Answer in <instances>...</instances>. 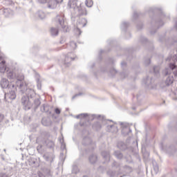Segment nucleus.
<instances>
[{
	"label": "nucleus",
	"mask_w": 177,
	"mask_h": 177,
	"mask_svg": "<svg viewBox=\"0 0 177 177\" xmlns=\"http://www.w3.org/2000/svg\"><path fill=\"white\" fill-rule=\"evenodd\" d=\"M28 161L30 167H33L35 168L39 167V161H38V160L35 158H30Z\"/></svg>",
	"instance_id": "obj_20"
},
{
	"label": "nucleus",
	"mask_w": 177,
	"mask_h": 177,
	"mask_svg": "<svg viewBox=\"0 0 177 177\" xmlns=\"http://www.w3.org/2000/svg\"><path fill=\"white\" fill-rule=\"evenodd\" d=\"M17 86H15V87L11 88V89H9V91L8 93L3 92V95H0V99L3 98L6 102H8V103L11 100H15L16 99L17 95L16 94V88Z\"/></svg>",
	"instance_id": "obj_4"
},
{
	"label": "nucleus",
	"mask_w": 177,
	"mask_h": 177,
	"mask_svg": "<svg viewBox=\"0 0 177 177\" xmlns=\"http://www.w3.org/2000/svg\"><path fill=\"white\" fill-rule=\"evenodd\" d=\"M6 73L8 80H13L15 81V86H17V88H22L23 87L26 86V82H24V75L18 73L17 72H15L9 69Z\"/></svg>",
	"instance_id": "obj_2"
},
{
	"label": "nucleus",
	"mask_w": 177,
	"mask_h": 177,
	"mask_svg": "<svg viewBox=\"0 0 177 177\" xmlns=\"http://www.w3.org/2000/svg\"><path fill=\"white\" fill-rule=\"evenodd\" d=\"M3 15L5 17H11V16H13L14 12L10 8H5L3 10Z\"/></svg>",
	"instance_id": "obj_26"
},
{
	"label": "nucleus",
	"mask_w": 177,
	"mask_h": 177,
	"mask_svg": "<svg viewBox=\"0 0 177 177\" xmlns=\"http://www.w3.org/2000/svg\"><path fill=\"white\" fill-rule=\"evenodd\" d=\"M36 17H39L41 20H44L46 17V14L42 10H39L36 12Z\"/></svg>",
	"instance_id": "obj_31"
},
{
	"label": "nucleus",
	"mask_w": 177,
	"mask_h": 177,
	"mask_svg": "<svg viewBox=\"0 0 177 177\" xmlns=\"http://www.w3.org/2000/svg\"><path fill=\"white\" fill-rule=\"evenodd\" d=\"M151 63V57L150 56L144 58V64L146 67Z\"/></svg>",
	"instance_id": "obj_39"
},
{
	"label": "nucleus",
	"mask_w": 177,
	"mask_h": 177,
	"mask_svg": "<svg viewBox=\"0 0 177 177\" xmlns=\"http://www.w3.org/2000/svg\"><path fill=\"white\" fill-rule=\"evenodd\" d=\"M0 86L2 89H15L16 85L9 82V80L6 78H2L0 82Z\"/></svg>",
	"instance_id": "obj_8"
},
{
	"label": "nucleus",
	"mask_w": 177,
	"mask_h": 177,
	"mask_svg": "<svg viewBox=\"0 0 177 177\" xmlns=\"http://www.w3.org/2000/svg\"><path fill=\"white\" fill-rule=\"evenodd\" d=\"M80 120H83V118H86L88 117V113H80Z\"/></svg>",
	"instance_id": "obj_56"
},
{
	"label": "nucleus",
	"mask_w": 177,
	"mask_h": 177,
	"mask_svg": "<svg viewBox=\"0 0 177 177\" xmlns=\"http://www.w3.org/2000/svg\"><path fill=\"white\" fill-rule=\"evenodd\" d=\"M0 177H8V175L5 173H1L0 174Z\"/></svg>",
	"instance_id": "obj_62"
},
{
	"label": "nucleus",
	"mask_w": 177,
	"mask_h": 177,
	"mask_svg": "<svg viewBox=\"0 0 177 177\" xmlns=\"http://www.w3.org/2000/svg\"><path fill=\"white\" fill-rule=\"evenodd\" d=\"M82 145L85 147L89 146L91 150H95V147H96V144L92 141L91 138L88 136H86L83 138Z\"/></svg>",
	"instance_id": "obj_10"
},
{
	"label": "nucleus",
	"mask_w": 177,
	"mask_h": 177,
	"mask_svg": "<svg viewBox=\"0 0 177 177\" xmlns=\"http://www.w3.org/2000/svg\"><path fill=\"white\" fill-rule=\"evenodd\" d=\"M115 60L113 58H108L106 60V64H107V66H114V63H115Z\"/></svg>",
	"instance_id": "obj_41"
},
{
	"label": "nucleus",
	"mask_w": 177,
	"mask_h": 177,
	"mask_svg": "<svg viewBox=\"0 0 177 177\" xmlns=\"http://www.w3.org/2000/svg\"><path fill=\"white\" fill-rule=\"evenodd\" d=\"M81 95H82V93H77V94H75V95L72 97V99H75L77 97L81 96Z\"/></svg>",
	"instance_id": "obj_61"
},
{
	"label": "nucleus",
	"mask_w": 177,
	"mask_h": 177,
	"mask_svg": "<svg viewBox=\"0 0 177 177\" xmlns=\"http://www.w3.org/2000/svg\"><path fill=\"white\" fill-rule=\"evenodd\" d=\"M104 52H106V50H100V51L99 53V56H98L99 60H102V53H104Z\"/></svg>",
	"instance_id": "obj_55"
},
{
	"label": "nucleus",
	"mask_w": 177,
	"mask_h": 177,
	"mask_svg": "<svg viewBox=\"0 0 177 177\" xmlns=\"http://www.w3.org/2000/svg\"><path fill=\"white\" fill-rule=\"evenodd\" d=\"M161 148L169 156H172V154L176 152V148L174 145H167L165 148L161 145Z\"/></svg>",
	"instance_id": "obj_14"
},
{
	"label": "nucleus",
	"mask_w": 177,
	"mask_h": 177,
	"mask_svg": "<svg viewBox=\"0 0 177 177\" xmlns=\"http://www.w3.org/2000/svg\"><path fill=\"white\" fill-rule=\"evenodd\" d=\"M113 156H115L118 160H122L124 158V155L121 151H115Z\"/></svg>",
	"instance_id": "obj_32"
},
{
	"label": "nucleus",
	"mask_w": 177,
	"mask_h": 177,
	"mask_svg": "<svg viewBox=\"0 0 177 177\" xmlns=\"http://www.w3.org/2000/svg\"><path fill=\"white\" fill-rule=\"evenodd\" d=\"M2 161H5V156L3 154L0 155V162H2Z\"/></svg>",
	"instance_id": "obj_60"
},
{
	"label": "nucleus",
	"mask_w": 177,
	"mask_h": 177,
	"mask_svg": "<svg viewBox=\"0 0 177 177\" xmlns=\"http://www.w3.org/2000/svg\"><path fill=\"white\" fill-rule=\"evenodd\" d=\"M54 21L55 24H57L61 27L64 31V32H67V25H66V23H64V15H57L56 17L54 19Z\"/></svg>",
	"instance_id": "obj_7"
},
{
	"label": "nucleus",
	"mask_w": 177,
	"mask_h": 177,
	"mask_svg": "<svg viewBox=\"0 0 177 177\" xmlns=\"http://www.w3.org/2000/svg\"><path fill=\"white\" fill-rule=\"evenodd\" d=\"M118 73V71H116L115 68H111L109 70L110 75H111L112 77H114V75H115V74H117Z\"/></svg>",
	"instance_id": "obj_46"
},
{
	"label": "nucleus",
	"mask_w": 177,
	"mask_h": 177,
	"mask_svg": "<svg viewBox=\"0 0 177 177\" xmlns=\"http://www.w3.org/2000/svg\"><path fill=\"white\" fill-rule=\"evenodd\" d=\"M124 169H129V172H131L132 171V168L128 165H125L124 167Z\"/></svg>",
	"instance_id": "obj_59"
},
{
	"label": "nucleus",
	"mask_w": 177,
	"mask_h": 177,
	"mask_svg": "<svg viewBox=\"0 0 177 177\" xmlns=\"http://www.w3.org/2000/svg\"><path fill=\"white\" fill-rule=\"evenodd\" d=\"M153 74H155L156 77H160V66H153Z\"/></svg>",
	"instance_id": "obj_38"
},
{
	"label": "nucleus",
	"mask_w": 177,
	"mask_h": 177,
	"mask_svg": "<svg viewBox=\"0 0 177 177\" xmlns=\"http://www.w3.org/2000/svg\"><path fill=\"white\" fill-rule=\"evenodd\" d=\"M106 175H108L109 177H114L115 176V171L109 169L106 171Z\"/></svg>",
	"instance_id": "obj_43"
},
{
	"label": "nucleus",
	"mask_w": 177,
	"mask_h": 177,
	"mask_svg": "<svg viewBox=\"0 0 177 177\" xmlns=\"http://www.w3.org/2000/svg\"><path fill=\"white\" fill-rule=\"evenodd\" d=\"M50 34L52 37H57L59 35V28H50Z\"/></svg>",
	"instance_id": "obj_34"
},
{
	"label": "nucleus",
	"mask_w": 177,
	"mask_h": 177,
	"mask_svg": "<svg viewBox=\"0 0 177 177\" xmlns=\"http://www.w3.org/2000/svg\"><path fill=\"white\" fill-rule=\"evenodd\" d=\"M41 135H42V136H44L45 138H48V136H49V132H48L46 131H43L41 132Z\"/></svg>",
	"instance_id": "obj_54"
},
{
	"label": "nucleus",
	"mask_w": 177,
	"mask_h": 177,
	"mask_svg": "<svg viewBox=\"0 0 177 177\" xmlns=\"http://www.w3.org/2000/svg\"><path fill=\"white\" fill-rule=\"evenodd\" d=\"M70 46L73 50L77 49V43H75V41H71Z\"/></svg>",
	"instance_id": "obj_51"
},
{
	"label": "nucleus",
	"mask_w": 177,
	"mask_h": 177,
	"mask_svg": "<svg viewBox=\"0 0 177 177\" xmlns=\"http://www.w3.org/2000/svg\"><path fill=\"white\" fill-rule=\"evenodd\" d=\"M86 24H88V20H86V19L85 18H80L77 21V26L84 28V27H85Z\"/></svg>",
	"instance_id": "obj_23"
},
{
	"label": "nucleus",
	"mask_w": 177,
	"mask_h": 177,
	"mask_svg": "<svg viewBox=\"0 0 177 177\" xmlns=\"http://www.w3.org/2000/svg\"><path fill=\"white\" fill-rule=\"evenodd\" d=\"M93 129H95V131H100L102 129V124H100V122H96L93 124Z\"/></svg>",
	"instance_id": "obj_36"
},
{
	"label": "nucleus",
	"mask_w": 177,
	"mask_h": 177,
	"mask_svg": "<svg viewBox=\"0 0 177 177\" xmlns=\"http://www.w3.org/2000/svg\"><path fill=\"white\" fill-rule=\"evenodd\" d=\"M153 168L155 174H158V165H157V162H156V161H153Z\"/></svg>",
	"instance_id": "obj_42"
},
{
	"label": "nucleus",
	"mask_w": 177,
	"mask_h": 177,
	"mask_svg": "<svg viewBox=\"0 0 177 177\" xmlns=\"http://www.w3.org/2000/svg\"><path fill=\"white\" fill-rule=\"evenodd\" d=\"M5 4L8 6H13V5H15V3L12 0H5Z\"/></svg>",
	"instance_id": "obj_49"
},
{
	"label": "nucleus",
	"mask_w": 177,
	"mask_h": 177,
	"mask_svg": "<svg viewBox=\"0 0 177 177\" xmlns=\"http://www.w3.org/2000/svg\"><path fill=\"white\" fill-rule=\"evenodd\" d=\"M127 52L128 53L127 60L131 61L132 59V57H133V55H132V52H133V48L127 49Z\"/></svg>",
	"instance_id": "obj_37"
},
{
	"label": "nucleus",
	"mask_w": 177,
	"mask_h": 177,
	"mask_svg": "<svg viewBox=\"0 0 177 177\" xmlns=\"http://www.w3.org/2000/svg\"><path fill=\"white\" fill-rule=\"evenodd\" d=\"M74 32H75V34H76V35H81V34H82V31L81 30V29H80V27L78 26L75 28Z\"/></svg>",
	"instance_id": "obj_47"
},
{
	"label": "nucleus",
	"mask_w": 177,
	"mask_h": 177,
	"mask_svg": "<svg viewBox=\"0 0 177 177\" xmlns=\"http://www.w3.org/2000/svg\"><path fill=\"white\" fill-rule=\"evenodd\" d=\"M117 147H118V149H120V150H122V151L127 150L128 147L127 146V144L122 141L118 142Z\"/></svg>",
	"instance_id": "obj_30"
},
{
	"label": "nucleus",
	"mask_w": 177,
	"mask_h": 177,
	"mask_svg": "<svg viewBox=\"0 0 177 177\" xmlns=\"http://www.w3.org/2000/svg\"><path fill=\"white\" fill-rule=\"evenodd\" d=\"M55 114H60L62 113V110H60V109H59V108H56L55 109Z\"/></svg>",
	"instance_id": "obj_58"
},
{
	"label": "nucleus",
	"mask_w": 177,
	"mask_h": 177,
	"mask_svg": "<svg viewBox=\"0 0 177 177\" xmlns=\"http://www.w3.org/2000/svg\"><path fill=\"white\" fill-rule=\"evenodd\" d=\"M38 3H47V8L48 9H56L57 5L61 2H63V0H36Z\"/></svg>",
	"instance_id": "obj_6"
},
{
	"label": "nucleus",
	"mask_w": 177,
	"mask_h": 177,
	"mask_svg": "<svg viewBox=\"0 0 177 177\" xmlns=\"http://www.w3.org/2000/svg\"><path fill=\"white\" fill-rule=\"evenodd\" d=\"M102 158L104 160L103 164H106L110 162V151H103L102 152Z\"/></svg>",
	"instance_id": "obj_21"
},
{
	"label": "nucleus",
	"mask_w": 177,
	"mask_h": 177,
	"mask_svg": "<svg viewBox=\"0 0 177 177\" xmlns=\"http://www.w3.org/2000/svg\"><path fill=\"white\" fill-rule=\"evenodd\" d=\"M143 82L147 85V86H149L151 85V82H153V77L147 76L146 79H144Z\"/></svg>",
	"instance_id": "obj_35"
},
{
	"label": "nucleus",
	"mask_w": 177,
	"mask_h": 177,
	"mask_svg": "<svg viewBox=\"0 0 177 177\" xmlns=\"http://www.w3.org/2000/svg\"><path fill=\"white\" fill-rule=\"evenodd\" d=\"M139 16H140V14H138L136 12H134L133 15V20H137Z\"/></svg>",
	"instance_id": "obj_53"
},
{
	"label": "nucleus",
	"mask_w": 177,
	"mask_h": 177,
	"mask_svg": "<svg viewBox=\"0 0 177 177\" xmlns=\"http://www.w3.org/2000/svg\"><path fill=\"white\" fill-rule=\"evenodd\" d=\"M174 84V76H169L164 83L160 84V88L164 89L167 88V86H171Z\"/></svg>",
	"instance_id": "obj_13"
},
{
	"label": "nucleus",
	"mask_w": 177,
	"mask_h": 177,
	"mask_svg": "<svg viewBox=\"0 0 177 177\" xmlns=\"http://www.w3.org/2000/svg\"><path fill=\"white\" fill-rule=\"evenodd\" d=\"M129 27V22H127V21L122 22L120 26V28L122 31H124V32H127V30Z\"/></svg>",
	"instance_id": "obj_33"
},
{
	"label": "nucleus",
	"mask_w": 177,
	"mask_h": 177,
	"mask_svg": "<svg viewBox=\"0 0 177 177\" xmlns=\"http://www.w3.org/2000/svg\"><path fill=\"white\" fill-rule=\"evenodd\" d=\"M46 146L48 149H55V142L52 140H48L46 142Z\"/></svg>",
	"instance_id": "obj_40"
},
{
	"label": "nucleus",
	"mask_w": 177,
	"mask_h": 177,
	"mask_svg": "<svg viewBox=\"0 0 177 177\" xmlns=\"http://www.w3.org/2000/svg\"><path fill=\"white\" fill-rule=\"evenodd\" d=\"M108 44H109V45H113V44H114L113 40H108Z\"/></svg>",
	"instance_id": "obj_63"
},
{
	"label": "nucleus",
	"mask_w": 177,
	"mask_h": 177,
	"mask_svg": "<svg viewBox=\"0 0 177 177\" xmlns=\"http://www.w3.org/2000/svg\"><path fill=\"white\" fill-rule=\"evenodd\" d=\"M21 104L24 110L26 111L30 110L31 107H32V104L30 102V98L26 95H23L21 97Z\"/></svg>",
	"instance_id": "obj_11"
},
{
	"label": "nucleus",
	"mask_w": 177,
	"mask_h": 177,
	"mask_svg": "<svg viewBox=\"0 0 177 177\" xmlns=\"http://www.w3.org/2000/svg\"><path fill=\"white\" fill-rule=\"evenodd\" d=\"M77 57L75 56V54L74 53H68L66 56H65V60L64 62V66L65 67H69V66L71 65V62L73 60H75V58Z\"/></svg>",
	"instance_id": "obj_12"
},
{
	"label": "nucleus",
	"mask_w": 177,
	"mask_h": 177,
	"mask_svg": "<svg viewBox=\"0 0 177 177\" xmlns=\"http://www.w3.org/2000/svg\"><path fill=\"white\" fill-rule=\"evenodd\" d=\"M9 68L6 67V62L3 58L0 57V73H6Z\"/></svg>",
	"instance_id": "obj_16"
},
{
	"label": "nucleus",
	"mask_w": 177,
	"mask_h": 177,
	"mask_svg": "<svg viewBox=\"0 0 177 177\" xmlns=\"http://www.w3.org/2000/svg\"><path fill=\"white\" fill-rule=\"evenodd\" d=\"M85 5L87 8H92L93 6V1L92 0H86Z\"/></svg>",
	"instance_id": "obj_44"
},
{
	"label": "nucleus",
	"mask_w": 177,
	"mask_h": 177,
	"mask_svg": "<svg viewBox=\"0 0 177 177\" xmlns=\"http://www.w3.org/2000/svg\"><path fill=\"white\" fill-rule=\"evenodd\" d=\"M158 41L159 42H160V44H164L165 45H167V44H169V40L165 38V33H163L162 35L159 36Z\"/></svg>",
	"instance_id": "obj_25"
},
{
	"label": "nucleus",
	"mask_w": 177,
	"mask_h": 177,
	"mask_svg": "<svg viewBox=\"0 0 177 177\" xmlns=\"http://www.w3.org/2000/svg\"><path fill=\"white\" fill-rule=\"evenodd\" d=\"M175 68H176V65L175 64H169V68H165L162 73L165 75H169V74H171V71H172L173 70H175Z\"/></svg>",
	"instance_id": "obj_18"
},
{
	"label": "nucleus",
	"mask_w": 177,
	"mask_h": 177,
	"mask_svg": "<svg viewBox=\"0 0 177 177\" xmlns=\"http://www.w3.org/2000/svg\"><path fill=\"white\" fill-rule=\"evenodd\" d=\"M139 41L143 46H147L150 52L153 50L154 46H153V42L147 40V38L145 37V36H140Z\"/></svg>",
	"instance_id": "obj_9"
},
{
	"label": "nucleus",
	"mask_w": 177,
	"mask_h": 177,
	"mask_svg": "<svg viewBox=\"0 0 177 177\" xmlns=\"http://www.w3.org/2000/svg\"><path fill=\"white\" fill-rule=\"evenodd\" d=\"M19 92L21 93H25L26 95H25L26 97H28V99H35V96H37V93H35V91L34 89L28 88L27 87V83L25 82V86L22 88H19Z\"/></svg>",
	"instance_id": "obj_5"
},
{
	"label": "nucleus",
	"mask_w": 177,
	"mask_h": 177,
	"mask_svg": "<svg viewBox=\"0 0 177 177\" xmlns=\"http://www.w3.org/2000/svg\"><path fill=\"white\" fill-rule=\"evenodd\" d=\"M49 109V105L44 104L41 106L40 111H41V113H46L47 115H50V114H52V111H50Z\"/></svg>",
	"instance_id": "obj_19"
},
{
	"label": "nucleus",
	"mask_w": 177,
	"mask_h": 177,
	"mask_svg": "<svg viewBox=\"0 0 177 177\" xmlns=\"http://www.w3.org/2000/svg\"><path fill=\"white\" fill-rule=\"evenodd\" d=\"M120 125L122 127H123L122 132V133H124V135H129V133H131L132 132L131 127L124 126V122H120Z\"/></svg>",
	"instance_id": "obj_24"
},
{
	"label": "nucleus",
	"mask_w": 177,
	"mask_h": 177,
	"mask_svg": "<svg viewBox=\"0 0 177 177\" xmlns=\"http://www.w3.org/2000/svg\"><path fill=\"white\" fill-rule=\"evenodd\" d=\"M80 170L78 169V167L77 165H73L72 169V173L73 174H78Z\"/></svg>",
	"instance_id": "obj_50"
},
{
	"label": "nucleus",
	"mask_w": 177,
	"mask_h": 177,
	"mask_svg": "<svg viewBox=\"0 0 177 177\" xmlns=\"http://www.w3.org/2000/svg\"><path fill=\"white\" fill-rule=\"evenodd\" d=\"M70 8L71 9H73L75 12H77V16H86V15H88L86 8H85V4L80 1H72L70 5Z\"/></svg>",
	"instance_id": "obj_3"
},
{
	"label": "nucleus",
	"mask_w": 177,
	"mask_h": 177,
	"mask_svg": "<svg viewBox=\"0 0 177 177\" xmlns=\"http://www.w3.org/2000/svg\"><path fill=\"white\" fill-rule=\"evenodd\" d=\"M41 124L44 125V127H51L52 124H53V122H52L50 118L44 117L41 119Z\"/></svg>",
	"instance_id": "obj_17"
},
{
	"label": "nucleus",
	"mask_w": 177,
	"mask_h": 177,
	"mask_svg": "<svg viewBox=\"0 0 177 177\" xmlns=\"http://www.w3.org/2000/svg\"><path fill=\"white\" fill-rule=\"evenodd\" d=\"M5 120V115L0 113V122H2Z\"/></svg>",
	"instance_id": "obj_57"
},
{
	"label": "nucleus",
	"mask_w": 177,
	"mask_h": 177,
	"mask_svg": "<svg viewBox=\"0 0 177 177\" xmlns=\"http://www.w3.org/2000/svg\"><path fill=\"white\" fill-rule=\"evenodd\" d=\"M32 99L33 100V107L35 111L37 110V109H38V107H39V106H41V100H39V98H36V97Z\"/></svg>",
	"instance_id": "obj_27"
},
{
	"label": "nucleus",
	"mask_w": 177,
	"mask_h": 177,
	"mask_svg": "<svg viewBox=\"0 0 177 177\" xmlns=\"http://www.w3.org/2000/svg\"><path fill=\"white\" fill-rule=\"evenodd\" d=\"M36 82H37V89L41 90V88H42V83H41V80H39V78H38V77L36 78Z\"/></svg>",
	"instance_id": "obj_45"
},
{
	"label": "nucleus",
	"mask_w": 177,
	"mask_h": 177,
	"mask_svg": "<svg viewBox=\"0 0 177 177\" xmlns=\"http://www.w3.org/2000/svg\"><path fill=\"white\" fill-rule=\"evenodd\" d=\"M137 30H142L143 28V23L142 22H138L137 24Z\"/></svg>",
	"instance_id": "obj_52"
},
{
	"label": "nucleus",
	"mask_w": 177,
	"mask_h": 177,
	"mask_svg": "<svg viewBox=\"0 0 177 177\" xmlns=\"http://www.w3.org/2000/svg\"><path fill=\"white\" fill-rule=\"evenodd\" d=\"M148 13L151 18L149 32L151 35H154V34L157 32V30L164 26V22L161 18L157 19L158 17L157 15L160 16V17H165V14L162 12V10L156 7L150 8L148 10Z\"/></svg>",
	"instance_id": "obj_1"
},
{
	"label": "nucleus",
	"mask_w": 177,
	"mask_h": 177,
	"mask_svg": "<svg viewBox=\"0 0 177 177\" xmlns=\"http://www.w3.org/2000/svg\"><path fill=\"white\" fill-rule=\"evenodd\" d=\"M81 115H84L79 114V115H77L75 118H77V120H80Z\"/></svg>",
	"instance_id": "obj_64"
},
{
	"label": "nucleus",
	"mask_w": 177,
	"mask_h": 177,
	"mask_svg": "<svg viewBox=\"0 0 177 177\" xmlns=\"http://www.w3.org/2000/svg\"><path fill=\"white\" fill-rule=\"evenodd\" d=\"M121 68H122L123 71L120 73V77L122 80L124 78H127L128 77V72L127 71V64L125 61H123L120 64Z\"/></svg>",
	"instance_id": "obj_15"
},
{
	"label": "nucleus",
	"mask_w": 177,
	"mask_h": 177,
	"mask_svg": "<svg viewBox=\"0 0 177 177\" xmlns=\"http://www.w3.org/2000/svg\"><path fill=\"white\" fill-rule=\"evenodd\" d=\"M88 160L91 164H96V162H97V155H90V156L88 157Z\"/></svg>",
	"instance_id": "obj_28"
},
{
	"label": "nucleus",
	"mask_w": 177,
	"mask_h": 177,
	"mask_svg": "<svg viewBox=\"0 0 177 177\" xmlns=\"http://www.w3.org/2000/svg\"><path fill=\"white\" fill-rule=\"evenodd\" d=\"M106 131L107 132H111L112 133H114V132H117V126L114 124H110L106 127Z\"/></svg>",
	"instance_id": "obj_29"
},
{
	"label": "nucleus",
	"mask_w": 177,
	"mask_h": 177,
	"mask_svg": "<svg viewBox=\"0 0 177 177\" xmlns=\"http://www.w3.org/2000/svg\"><path fill=\"white\" fill-rule=\"evenodd\" d=\"M43 158L45 160L47 161V162H49V164H51L53 162V160H55V155L53 153H46L43 156Z\"/></svg>",
	"instance_id": "obj_22"
},
{
	"label": "nucleus",
	"mask_w": 177,
	"mask_h": 177,
	"mask_svg": "<svg viewBox=\"0 0 177 177\" xmlns=\"http://www.w3.org/2000/svg\"><path fill=\"white\" fill-rule=\"evenodd\" d=\"M112 168H115L116 169L120 167V163L114 160L111 165Z\"/></svg>",
	"instance_id": "obj_48"
}]
</instances>
